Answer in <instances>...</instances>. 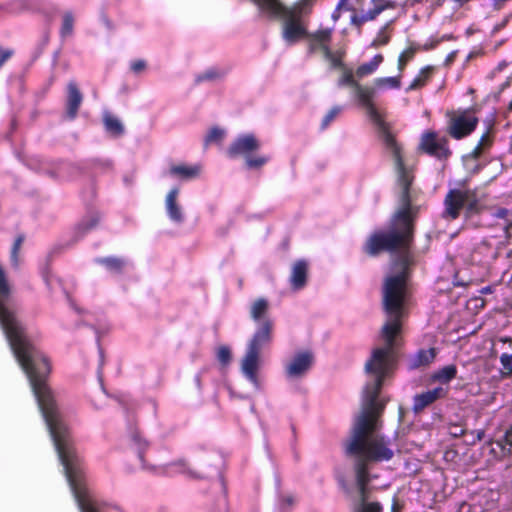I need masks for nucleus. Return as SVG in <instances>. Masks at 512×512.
<instances>
[{"mask_svg": "<svg viewBox=\"0 0 512 512\" xmlns=\"http://www.w3.org/2000/svg\"><path fill=\"white\" fill-rule=\"evenodd\" d=\"M406 311H385L386 321L382 326L380 340L383 345L373 349L365 364L369 377L362 393L361 412L355 418L350 437L344 443L345 454L353 461L355 484L359 504L356 512H381L379 503H367L373 476L369 473L371 463L389 461L394 456V447L377 434L379 416L384 403L378 395L385 376L395 362V347L401 333L402 318Z\"/></svg>", "mask_w": 512, "mask_h": 512, "instance_id": "nucleus-1", "label": "nucleus"}, {"mask_svg": "<svg viewBox=\"0 0 512 512\" xmlns=\"http://www.w3.org/2000/svg\"><path fill=\"white\" fill-rule=\"evenodd\" d=\"M376 92L375 88L361 85L355 89L359 102L365 107L370 119L378 126L385 148L393 157L397 183L401 189V199L400 208L392 218L389 232H376L367 240L365 251L371 256H375L384 250H406L412 241L413 235V209L409 197V188L413 181L412 170L405 166L401 147L389 131L387 124L373 102Z\"/></svg>", "mask_w": 512, "mask_h": 512, "instance_id": "nucleus-2", "label": "nucleus"}, {"mask_svg": "<svg viewBox=\"0 0 512 512\" xmlns=\"http://www.w3.org/2000/svg\"><path fill=\"white\" fill-rule=\"evenodd\" d=\"M259 9L271 17L282 20V37L288 45H293L307 36L304 16L308 14V2L301 1L292 7H284L278 0H253Z\"/></svg>", "mask_w": 512, "mask_h": 512, "instance_id": "nucleus-3", "label": "nucleus"}, {"mask_svg": "<svg viewBox=\"0 0 512 512\" xmlns=\"http://www.w3.org/2000/svg\"><path fill=\"white\" fill-rule=\"evenodd\" d=\"M272 329L273 323L271 320H265L258 326L247 345L246 353L241 361V371L243 375L256 389H260L261 387L257 374L261 365L260 352L261 349L271 343Z\"/></svg>", "mask_w": 512, "mask_h": 512, "instance_id": "nucleus-4", "label": "nucleus"}, {"mask_svg": "<svg viewBox=\"0 0 512 512\" xmlns=\"http://www.w3.org/2000/svg\"><path fill=\"white\" fill-rule=\"evenodd\" d=\"M474 198V193L464 187L451 189L444 200L445 210L443 216L450 220L458 218L464 205L466 203H473L475 201Z\"/></svg>", "mask_w": 512, "mask_h": 512, "instance_id": "nucleus-5", "label": "nucleus"}, {"mask_svg": "<svg viewBox=\"0 0 512 512\" xmlns=\"http://www.w3.org/2000/svg\"><path fill=\"white\" fill-rule=\"evenodd\" d=\"M478 124V118L470 110H465L451 116L448 133L454 139H462L471 134Z\"/></svg>", "mask_w": 512, "mask_h": 512, "instance_id": "nucleus-6", "label": "nucleus"}, {"mask_svg": "<svg viewBox=\"0 0 512 512\" xmlns=\"http://www.w3.org/2000/svg\"><path fill=\"white\" fill-rule=\"evenodd\" d=\"M419 149L437 158H447L450 155L447 139L439 137L436 132L426 131L422 134Z\"/></svg>", "mask_w": 512, "mask_h": 512, "instance_id": "nucleus-7", "label": "nucleus"}, {"mask_svg": "<svg viewBox=\"0 0 512 512\" xmlns=\"http://www.w3.org/2000/svg\"><path fill=\"white\" fill-rule=\"evenodd\" d=\"M314 357L311 352L304 351L297 353L286 365V375L290 379H297L304 376L313 364Z\"/></svg>", "mask_w": 512, "mask_h": 512, "instance_id": "nucleus-8", "label": "nucleus"}, {"mask_svg": "<svg viewBox=\"0 0 512 512\" xmlns=\"http://www.w3.org/2000/svg\"><path fill=\"white\" fill-rule=\"evenodd\" d=\"M260 147L259 141L252 134L241 135L229 146L227 153L230 157H247Z\"/></svg>", "mask_w": 512, "mask_h": 512, "instance_id": "nucleus-9", "label": "nucleus"}, {"mask_svg": "<svg viewBox=\"0 0 512 512\" xmlns=\"http://www.w3.org/2000/svg\"><path fill=\"white\" fill-rule=\"evenodd\" d=\"M332 33L333 30L331 28H320L311 34L307 33L305 39L308 40L309 51L312 53L320 50L322 53H324L329 50Z\"/></svg>", "mask_w": 512, "mask_h": 512, "instance_id": "nucleus-10", "label": "nucleus"}, {"mask_svg": "<svg viewBox=\"0 0 512 512\" xmlns=\"http://www.w3.org/2000/svg\"><path fill=\"white\" fill-rule=\"evenodd\" d=\"M445 395V390L442 387H437L428 390L414 397L413 410L415 412L422 411L425 407L432 404L437 399Z\"/></svg>", "mask_w": 512, "mask_h": 512, "instance_id": "nucleus-11", "label": "nucleus"}, {"mask_svg": "<svg viewBox=\"0 0 512 512\" xmlns=\"http://www.w3.org/2000/svg\"><path fill=\"white\" fill-rule=\"evenodd\" d=\"M308 265L305 261H297L293 267L290 277L291 286L295 290L302 289L306 284Z\"/></svg>", "mask_w": 512, "mask_h": 512, "instance_id": "nucleus-12", "label": "nucleus"}, {"mask_svg": "<svg viewBox=\"0 0 512 512\" xmlns=\"http://www.w3.org/2000/svg\"><path fill=\"white\" fill-rule=\"evenodd\" d=\"M179 190L177 188L172 189L166 196L165 205L167 213L171 220L175 222H181L183 220V214L181 207L177 203Z\"/></svg>", "mask_w": 512, "mask_h": 512, "instance_id": "nucleus-13", "label": "nucleus"}, {"mask_svg": "<svg viewBox=\"0 0 512 512\" xmlns=\"http://www.w3.org/2000/svg\"><path fill=\"white\" fill-rule=\"evenodd\" d=\"M201 173L199 165H174L169 169V174L177 179L190 180L198 177Z\"/></svg>", "mask_w": 512, "mask_h": 512, "instance_id": "nucleus-14", "label": "nucleus"}, {"mask_svg": "<svg viewBox=\"0 0 512 512\" xmlns=\"http://www.w3.org/2000/svg\"><path fill=\"white\" fill-rule=\"evenodd\" d=\"M82 102V94L80 93L77 85L73 82L68 84V103L67 113L70 118H74L78 112Z\"/></svg>", "mask_w": 512, "mask_h": 512, "instance_id": "nucleus-15", "label": "nucleus"}, {"mask_svg": "<svg viewBox=\"0 0 512 512\" xmlns=\"http://www.w3.org/2000/svg\"><path fill=\"white\" fill-rule=\"evenodd\" d=\"M269 310V303L264 298H259L254 301L250 308L251 318L259 325H261L265 320H270L267 317Z\"/></svg>", "mask_w": 512, "mask_h": 512, "instance_id": "nucleus-16", "label": "nucleus"}, {"mask_svg": "<svg viewBox=\"0 0 512 512\" xmlns=\"http://www.w3.org/2000/svg\"><path fill=\"white\" fill-rule=\"evenodd\" d=\"M383 61L384 56L382 54H376L369 62L363 63L357 67L355 76L362 79L374 74L383 63Z\"/></svg>", "mask_w": 512, "mask_h": 512, "instance_id": "nucleus-17", "label": "nucleus"}, {"mask_svg": "<svg viewBox=\"0 0 512 512\" xmlns=\"http://www.w3.org/2000/svg\"><path fill=\"white\" fill-rule=\"evenodd\" d=\"M401 87V78L398 77H379L374 80V88L378 92L388 89H399Z\"/></svg>", "mask_w": 512, "mask_h": 512, "instance_id": "nucleus-18", "label": "nucleus"}, {"mask_svg": "<svg viewBox=\"0 0 512 512\" xmlns=\"http://www.w3.org/2000/svg\"><path fill=\"white\" fill-rule=\"evenodd\" d=\"M435 358L434 349L421 350L419 351L411 361V367L417 368L420 366H425L431 363Z\"/></svg>", "mask_w": 512, "mask_h": 512, "instance_id": "nucleus-19", "label": "nucleus"}, {"mask_svg": "<svg viewBox=\"0 0 512 512\" xmlns=\"http://www.w3.org/2000/svg\"><path fill=\"white\" fill-rule=\"evenodd\" d=\"M382 11L383 7H376L362 15L353 14L351 16V23L360 27L363 23L375 19Z\"/></svg>", "mask_w": 512, "mask_h": 512, "instance_id": "nucleus-20", "label": "nucleus"}, {"mask_svg": "<svg viewBox=\"0 0 512 512\" xmlns=\"http://www.w3.org/2000/svg\"><path fill=\"white\" fill-rule=\"evenodd\" d=\"M104 123L107 131L113 135H121L124 131L120 120L110 114L104 116Z\"/></svg>", "mask_w": 512, "mask_h": 512, "instance_id": "nucleus-21", "label": "nucleus"}, {"mask_svg": "<svg viewBox=\"0 0 512 512\" xmlns=\"http://www.w3.org/2000/svg\"><path fill=\"white\" fill-rule=\"evenodd\" d=\"M343 51H331V49L327 50L323 53L324 58L330 63L332 68H344L343 64V57H344Z\"/></svg>", "mask_w": 512, "mask_h": 512, "instance_id": "nucleus-22", "label": "nucleus"}, {"mask_svg": "<svg viewBox=\"0 0 512 512\" xmlns=\"http://www.w3.org/2000/svg\"><path fill=\"white\" fill-rule=\"evenodd\" d=\"M355 77L356 76L353 74L352 70L346 67L342 68V75L338 80V86H352L356 89L360 84L355 80Z\"/></svg>", "mask_w": 512, "mask_h": 512, "instance_id": "nucleus-23", "label": "nucleus"}, {"mask_svg": "<svg viewBox=\"0 0 512 512\" xmlns=\"http://www.w3.org/2000/svg\"><path fill=\"white\" fill-rule=\"evenodd\" d=\"M456 376V367L453 365L446 366L439 371H437L433 378L440 382H449Z\"/></svg>", "mask_w": 512, "mask_h": 512, "instance_id": "nucleus-24", "label": "nucleus"}, {"mask_svg": "<svg viewBox=\"0 0 512 512\" xmlns=\"http://www.w3.org/2000/svg\"><path fill=\"white\" fill-rule=\"evenodd\" d=\"M431 72H432L431 67L423 68L420 71V73L415 77V79L412 81V83L410 85V89H416V88L423 86L426 83L427 79L430 77Z\"/></svg>", "mask_w": 512, "mask_h": 512, "instance_id": "nucleus-25", "label": "nucleus"}, {"mask_svg": "<svg viewBox=\"0 0 512 512\" xmlns=\"http://www.w3.org/2000/svg\"><path fill=\"white\" fill-rule=\"evenodd\" d=\"M74 18L71 13H65L63 15L61 34L62 36H70L73 32Z\"/></svg>", "mask_w": 512, "mask_h": 512, "instance_id": "nucleus-26", "label": "nucleus"}, {"mask_svg": "<svg viewBox=\"0 0 512 512\" xmlns=\"http://www.w3.org/2000/svg\"><path fill=\"white\" fill-rule=\"evenodd\" d=\"M99 263L105 265L112 272H119L124 266V262L118 258L100 259Z\"/></svg>", "mask_w": 512, "mask_h": 512, "instance_id": "nucleus-27", "label": "nucleus"}, {"mask_svg": "<svg viewBox=\"0 0 512 512\" xmlns=\"http://www.w3.org/2000/svg\"><path fill=\"white\" fill-rule=\"evenodd\" d=\"M490 143H491V140H490L488 133L483 135L481 137L478 145L473 150L472 155L475 158L479 157L482 154L483 150L490 145Z\"/></svg>", "mask_w": 512, "mask_h": 512, "instance_id": "nucleus-28", "label": "nucleus"}, {"mask_svg": "<svg viewBox=\"0 0 512 512\" xmlns=\"http://www.w3.org/2000/svg\"><path fill=\"white\" fill-rule=\"evenodd\" d=\"M268 158L265 156H255L251 157L250 155L246 157V164L249 168H259L267 163Z\"/></svg>", "mask_w": 512, "mask_h": 512, "instance_id": "nucleus-29", "label": "nucleus"}, {"mask_svg": "<svg viewBox=\"0 0 512 512\" xmlns=\"http://www.w3.org/2000/svg\"><path fill=\"white\" fill-rule=\"evenodd\" d=\"M413 56H414V51L412 49H407V50L403 51L398 58V69L400 71H403L406 63L408 61H410L413 58Z\"/></svg>", "mask_w": 512, "mask_h": 512, "instance_id": "nucleus-30", "label": "nucleus"}, {"mask_svg": "<svg viewBox=\"0 0 512 512\" xmlns=\"http://www.w3.org/2000/svg\"><path fill=\"white\" fill-rule=\"evenodd\" d=\"M342 111V108L339 106L333 107L324 117L322 122V127H327Z\"/></svg>", "mask_w": 512, "mask_h": 512, "instance_id": "nucleus-31", "label": "nucleus"}, {"mask_svg": "<svg viewBox=\"0 0 512 512\" xmlns=\"http://www.w3.org/2000/svg\"><path fill=\"white\" fill-rule=\"evenodd\" d=\"M217 358L220 363L227 365L231 359V352L228 347L222 346L217 351Z\"/></svg>", "mask_w": 512, "mask_h": 512, "instance_id": "nucleus-32", "label": "nucleus"}, {"mask_svg": "<svg viewBox=\"0 0 512 512\" xmlns=\"http://www.w3.org/2000/svg\"><path fill=\"white\" fill-rule=\"evenodd\" d=\"M223 136H224V131L223 130H221L219 128H213L209 132L206 141L207 142L218 141V140H221L223 138Z\"/></svg>", "mask_w": 512, "mask_h": 512, "instance_id": "nucleus-33", "label": "nucleus"}, {"mask_svg": "<svg viewBox=\"0 0 512 512\" xmlns=\"http://www.w3.org/2000/svg\"><path fill=\"white\" fill-rule=\"evenodd\" d=\"M350 0H341L337 5L336 11L333 13V18L336 20L340 16V12L351 10Z\"/></svg>", "mask_w": 512, "mask_h": 512, "instance_id": "nucleus-34", "label": "nucleus"}, {"mask_svg": "<svg viewBox=\"0 0 512 512\" xmlns=\"http://www.w3.org/2000/svg\"><path fill=\"white\" fill-rule=\"evenodd\" d=\"M130 68L135 74H139L145 70L146 62L141 59L134 60L131 62Z\"/></svg>", "mask_w": 512, "mask_h": 512, "instance_id": "nucleus-35", "label": "nucleus"}, {"mask_svg": "<svg viewBox=\"0 0 512 512\" xmlns=\"http://www.w3.org/2000/svg\"><path fill=\"white\" fill-rule=\"evenodd\" d=\"M22 242H23V238L21 236L18 237L13 245V248H12L11 257H12V261L14 262L15 265L17 264V253L22 245Z\"/></svg>", "mask_w": 512, "mask_h": 512, "instance_id": "nucleus-36", "label": "nucleus"}, {"mask_svg": "<svg viewBox=\"0 0 512 512\" xmlns=\"http://www.w3.org/2000/svg\"><path fill=\"white\" fill-rule=\"evenodd\" d=\"M511 214L512 211L505 208H499L494 212L493 216L497 219H503L504 221H506Z\"/></svg>", "mask_w": 512, "mask_h": 512, "instance_id": "nucleus-37", "label": "nucleus"}, {"mask_svg": "<svg viewBox=\"0 0 512 512\" xmlns=\"http://www.w3.org/2000/svg\"><path fill=\"white\" fill-rule=\"evenodd\" d=\"M389 41V38L387 36L379 35L377 36L371 43L372 47H380L383 45H386Z\"/></svg>", "mask_w": 512, "mask_h": 512, "instance_id": "nucleus-38", "label": "nucleus"}, {"mask_svg": "<svg viewBox=\"0 0 512 512\" xmlns=\"http://www.w3.org/2000/svg\"><path fill=\"white\" fill-rule=\"evenodd\" d=\"M283 506H292L295 503V497L293 495H285L281 499Z\"/></svg>", "mask_w": 512, "mask_h": 512, "instance_id": "nucleus-39", "label": "nucleus"}, {"mask_svg": "<svg viewBox=\"0 0 512 512\" xmlns=\"http://www.w3.org/2000/svg\"><path fill=\"white\" fill-rule=\"evenodd\" d=\"M213 77H214V75L212 73H206L204 76H202L200 78V80H202V79H211Z\"/></svg>", "mask_w": 512, "mask_h": 512, "instance_id": "nucleus-40", "label": "nucleus"}]
</instances>
